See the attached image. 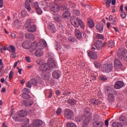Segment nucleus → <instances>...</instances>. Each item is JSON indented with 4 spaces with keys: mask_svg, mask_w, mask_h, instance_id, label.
Masks as SVG:
<instances>
[{
    "mask_svg": "<svg viewBox=\"0 0 127 127\" xmlns=\"http://www.w3.org/2000/svg\"><path fill=\"white\" fill-rule=\"evenodd\" d=\"M66 127H77V125H76V124L74 123L69 122L66 124Z\"/></svg>",
    "mask_w": 127,
    "mask_h": 127,
    "instance_id": "37",
    "label": "nucleus"
},
{
    "mask_svg": "<svg viewBox=\"0 0 127 127\" xmlns=\"http://www.w3.org/2000/svg\"><path fill=\"white\" fill-rule=\"evenodd\" d=\"M12 77H13V72L12 71H11L9 74V79L10 80Z\"/></svg>",
    "mask_w": 127,
    "mask_h": 127,
    "instance_id": "57",
    "label": "nucleus"
},
{
    "mask_svg": "<svg viewBox=\"0 0 127 127\" xmlns=\"http://www.w3.org/2000/svg\"><path fill=\"white\" fill-rule=\"evenodd\" d=\"M22 91L25 94H26V93H27V94H29V93H30V91H29V89H28V88H25L23 89Z\"/></svg>",
    "mask_w": 127,
    "mask_h": 127,
    "instance_id": "46",
    "label": "nucleus"
},
{
    "mask_svg": "<svg viewBox=\"0 0 127 127\" xmlns=\"http://www.w3.org/2000/svg\"><path fill=\"white\" fill-rule=\"evenodd\" d=\"M67 103L70 104V105H71V106H74L76 105V103H77V102L76 101V100L74 99H69L67 100Z\"/></svg>",
    "mask_w": 127,
    "mask_h": 127,
    "instance_id": "32",
    "label": "nucleus"
},
{
    "mask_svg": "<svg viewBox=\"0 0 127 127\" xmlns=\"http://www.w3.org/2000/svg\"><path fill=\"white\" fill-rule=\"evenodd\" d=\"M89 114V111L85 110L84 112V115L85 116L84 117V120L83 123V127H88V124H90V121L92 120V115H88Z\"/></svg>",
    "mask_w": 127,
    "mask_h": 127,
    "instance_id": "4",
    "label": "nucleus"
},
{
    "mask_svg": "<svg viewBox=\"0 0 127 127\" xmlns=\"http://www.w3.org/2000/svg\"><path fill=\"white\" fill-rule=\"evenodd\" d=\"M22 47L24 49H29L30 48L29 43L27 41H24L22 43Z\"/></svg>",
    "mask_w": 127,
    "mask_h": 127,
    "instance_id": "26",
    "label": "nucleus"
},
{
    "mask_svg": "<svg viewBox=\"0 0 127 127\" xmlns=\"http://www.w3.org/2000/svg\"><path fill=\"white\" fill-rule=\"evenodd\" d=\"M22 17H25L26 16V11L23 10L21 12Z\"/></svg>",
    "mask_w": 127,
    "mask_h": 127,
    "instance_id": "51",
    "label": "nucleus"
},
{
    "mask_svg": "<svg viewBox=\"0 0 127 127\" xmlns=\"http://www.w3.org/2000/svg\"><path fill=\"white\" fill-rule=\"evenodd\" d=\"M52 68H56V63L54 59H53V55L51 57H50L48 60V63L40 65L39 69L40 71L43 72H46V71H49Z\"/></svg>",
    "mask_w": 127,
    "mask_h": 127,
    "instance_id": "1",
    "label": "nucleus"
},
{
    "mask_svg": "<svg viewBox=\"0 0 127 127\" xmlns=\"http://www.w3.org/2000/svg\"><path fill=\"white\" fill-rule=\"evenodd\" d=\"M112 2V0H107L106 1V5L107 7H110L111 6V2Z\"/></svg>",
    "mask_w": 127,
    "mask_h": 127,
    "instance_id": "52",
    "label": "nucleus"
},
{
    "mask_svg": "<svg viewBox=\"0 0 127 127\" xmlns=\"http://www.w3.org/2000/svg\"><path fill=\"white\" fill-rule=\"evenodd\" d=\"M62 113V109L61 108H59L57 109L56 111V114L57 116H59V115H61V114Z\"/></svg>",
    "mask_w": 127,
    "mask_h": 127,
    "instance_id": "42",
    "label": "nucleus"
},
{
    "mask_svg": "<svg viewBox=\"0 0 127 127\" xmlns=\"http://www.w3.org/2000/svg\"><path fill=\"white\" fill-rule=\"evenodd\" d=\"M70 22L71 24L76 28H78L79 25L82 29L85 28V24H84L82 20H81V19L76 18L74 16H72L70 17Z\"/></svg>",
    "mask_w": 127,
    "mask_h": 127,
    "instance_id": "3",
    "label": "nucleus"
},
{
    "mask_svg": "<svg viewBox=\"0 0 127 127\" xmlns=\"http://www.w3.org/2000/svg\"><path fill=\"white\" fill-rule=\"evenodd\" d=\"M52 76L54 79H59L61 77V71L59 70H55L52 73Z\"/></svg>",
    "mask_w": 127,
    "mask_h": 127,
    "instance_id": "16",
    "label": "nucleus"
},
{
    "mask_svg": "<svg viewBox=\"0 0 127 127\" xmlns=\"http://www.w3.org/2000/svg\"><path fill=\"white\" fill-rule=\"evenodd\" d=\"M115 100V96L113 94H109L108 95V101L109 102H113Z\"/></svg>",
    "mask_w": 127,
    "mask_h": 127,
    "instance_id": "36",
    "label": "nucleus"
},
{
    "mask_svg": "<svg viewBox=\"0 0 127 127\" xmlns=\"http://www.w3.org/2000/svg\"><path fill=\"white\" fill-rule=\"evenodd\" d=\"M100 104V101L97 99H95L94 102V106H97V105H99Z\"/></svg>",
    "mask_w": 127,
    "mask_h": 127,
    "instance_id": "60",
    "label": "nucleus"
},
{
    "mask_svg": "<svg viewBox=\"0 0 127 127\" xmlns=\"http://www.w3.org/2000/svg\"><path fill=\"white\" fill-rule=\"evenodd\" d=\"M25 59L26 61H27V62H28L29 63H30V62H31V59H30V58L29 57H26L25 58Z\"/></svg>",
    "mask_w": 127,
    "mask_h": 127,
    "instance_id": "59",
    "label": "nucleus"
},
{
    "mask_svg": "<svg viewBox=\"0 0 127 127\" xmlns=\"http://www.w3.org/2000/svg\"><path fill=\"white\" fill-rule=\"evenodd\" d=\"M105 125L106 127H109V120H105Z\"/></svg>",
    "mask_w": 127,
    "mask_h": 127,
    "instance_id": "63",
    "label": "nucleus"
},
{
    "mask_svg": "<svg viewBox=\"0 0 127 127\" xmlns=\"http://www.w3.org/2000/svg\"><path fill=\"white\" fill-rule=\"evenodd\" d=\"M12 119H13L14 121H15V122H19V118L17 117V115H15L14 116H13Z\"/></svg>",
    "mask_w": 127,
    "mask_h": 127,
    "instance_id": "54",
    "label": "nucleus"
},
{
    "mask_svg": "<svg viewBox=\"0 0 127 127\" xmlns=\"http://www.w3.org/2000/svg\"><path fill=\"white\" fill-rule=\"evenodd\" d=\"M3 6V0H0V7Z\"/></svg>",
    "mask_w": 127,
    "mask_h": 127,
    "instance_id": "62",
    "label": "nucleus"
},
{
    "mask_svg": "<svg viewBox=\"0 0 127 127\" xmlns=\"http://www.w3.org/2000/svg\"><path fill=\"white\" fill-rule=\"evenodd\" d=\"M25 121L26 125H27V124H29V122H30L29 119H27V118L25 119Z\"/></svg>",
    "mask_w": 127,
    "mask_h": 127,
    "instance_id": "64",
    "label": "nucleus"
},
{
    "mask_svg": "<svg viewBox=\"0 0 127 127\" xmlns=\"http://www.w3.org/2000/svg\"><path fill=\"white\" fill-rule=\"evenodd\" d=\"M121 15L122 18H126V17H127V14H126V12H125V11L121 12Z\"/></svg>",
    "mask_w": 127,
    "mask_h": 127,
    "instance_id": "48",
    "label": "nucleus"
},
{
    "mask_svg": "<svg viewBox=\"0 0 127 127\" xmlns=\"http://www.w3.org/2000/svg\"><path fill=\"white\" fill-rule=\"evenodd\" d=\"M88 56L91 59H97V53L91 51L88 53Z\"/></svg>",
    "mask_w": 127,
    "mask_h": 127,
    "instance_id": "23",
    "label": "nucleus"
},
{
    "mask_svg": "<svg viewBox=\"0 0 127 127\" xmlns=\"http://www.w3.org/2000/svg\"><path fill=\"white\" fill-rule=\"evenodd\" d=\"M8 51H9V52H11L12 53L15 52V47H14V46L10 45V48H9Z\"/></svg>",
    "mask_w": 127,
    "mask_h": 127,
    "instance_id": "35",
    "label": "nucleus"
},
{
    "mask_svg": "<svg viewBox=\"0 0 127 127\" xmlns=\"http://www.w3.org/2000/svg\"><path fill=\"white\" fill-rule=\"evenodd\" d=\"M123 124L120 122H115L112 124V127H123Z\"/></svg>",
    "mask_w": 127,
    "mask_h": 127,
    "instance_id": "33",
    "label": "nucleus"
},
{
    "mask_svg": "<svg viewBox=\"0 0 127 127\" xmlns=\"http://www.w3.org/2000/svg\"><path fill=\"white\" fill-rule=\"evenodd\" d=\"M68 40L70 43H73V42H74L75 41V38L72 36L68 37Z\"/></svg>",
    "mask_w": 127,
    "mask_h": 127,
    "instance_id": "41",
    "label": "nucleus"
},
{
    "mask_svg": "<svg viewBox=\"0 0 127 127\" xmlns=\"http://www.w3.org/2000/svg\"><path fill=\"white\" fill-rule=\"evenodd\" d=\"M125 86V83L122 81H117L114 84V88L115 89H121Z\"/></svg>",
    "mask_w": 127,
    "mask_h": 127,
    "instance_id": "17",
    "label": "nucleus"
},
{
    "mask_svg": "<svg viewBox=\"0 0 127 127\" xmlns=\"http://www.w3.org/2000/svg\"><path fill=\"white\" fill-rule=\"evenodd\" d=\"M113 64H104L102 67V71L105 73H109L113 70Z\"/></svg>",
    "mask_w": 127,
    "mask_h": 127,
    "instance_id": "8",
    "label": "nucleus"
},
{
    "mask_svg": "<svg viewBox=\"0 0 127 127\" xmlns=\"http://www.w3.org/2000/svg\"><path fill=\"white\" fill-rule=\"evenodd\" d=\"M17 114L20 118H24L27 116V112L25 110H21L19 111Z\"/></svg>",
    "mask_w": 127,
    "mask_h": 127,
    "instance_id": "21",
    "label": "nucleus"
},
{
    "mask_svg": "<svg viewBox=\"0 0 127 127\" xmlns=\"http://www.w3.org/2000/svg\"><path fill=\"white\" fill-rule=\"evenodd\" d=\"M22 97L24 98V99H28L29 98V95L26 94V93H22Z\"/></svg>",
    "mask_w": 127,
    "mask_h": 127,
    "instance_id": "47",
    "label": "nucleus"
},
{
    "mask_svg": "<svg viewBox=\"0 0 127 127\" xmlns=\"http://www.w3.org/2000/svg\"><path fill=\"white\" fill-rule=\"evenodd\" d=\"M3 68V64L2 63V60H1V59H0V73H1Z\"/></svg>",
    "mask_w": 127,
    "mask_h": 127,
    "instance_id": "43",
    "label": "nucleus"
},
{
    "mask_svg": "<svg viewBox=\"0 0 127 127\" xmlns=\"http://www.w3.org/2000/svg\"><path fill=\"white\" fill-rule=\"evenodd\" d=\"M31 85H34V86H37V81L36 79L33 78L31 80Z\"/></svg>",
    "mask_w": 127,
    "mask_h": 127,
    "instance_id": "40",
    "label": "nucleus"
},
{
    "mask_svg": "<svg viewBox=\"0 0 127 127\" xmlns=\"http://www.w3.org/2000/svg\"><path fill=\"white\" fill-rule=\"evenodd\" d=\"M89 27L90 28H93L95 27V23H94V21L91 19H89L88 21Z\"/></svg>",
    "mask_w": 127,
    "mask_h": 127,
    "instance_id": "31",
    "label": "nucleus"
},
{
    "mask_svg": "<svg viewBox=\"0 0 127 127\" xmlns=\"http://www.w3.org/2000/svg\"><path fill=\"white\" fill-rule=\"evenodd\" d=\"M95 46L97 50H100L103 48V42L100 40H96L95 43Z\"/></svg>",
    "mask_w": 127,
    "mask_h": 127,
    "instance_id": "14",
    "label": "nucleus"
},
{
    "mask_svg": "<svg viewBox=\"0 0 127 127\" xmlns=\"http://www.w3.org/2000/svg\"><path fill=\"white\" fill-rule=\"evenodd\" d=\"M33 6H34V7H35V9L39 8L40 7L39 5L38 4V2H37V1L35 2L34 3Z\"/></svg>",
    "mask_w": 127,
    "mask_h": 127,
    "instance_id": "50",
    "label": "nucleus"
},
{
    "mask_svg": "<svg viewBox=\"0 0 127 127\" xmlns=\"http://www.w3.org/2000/svg\"><path fill=\"white\" fill-rule=\"evenodd\" d=\"M31 23H32V20L30 19H28L24 25V27L25 28H28L29 27V26H30V25H31Z\"/></svg>",
    "mask_w": 127,
    "mask_h": 127,
    "instance_id": "27",
    "label": "nucleus"
},
{
    "mask_svg": "<svg viewBox=\"0 0 127 127\" xmlns=\"http://www.w3.org/2000/svg\"><path fill=\"white\" fill-rule=\"evenodd\" d=\"M119 121L122 122V124H124V125H127V118L126 117L121 116L119 119Z\"/></svg>",
    "mask_w": 127,
    "mask_h": 127,
    "instance_id": "29",
    "label": "nucleus"
},
{
    "mask_svg": "<svg viewBox=\"0 0 127 127\" xmlns=\"http://www.w3.org/2000/svg\"><path fill=\"white\" fill-rule=\"evenodd\" d=\"M43 124V122L40 120H36L33 121V124L30 125L29 127H38Z\"/></svg>",
    "mask_w": 127,
    "mask_h": 127,
    "instance_id": "10",
    "label": "nucleus"
},
{
    "mask_svg": "<svg viewBox=\"0 0 127 127\" xmlns=\"http://www.w3.org/2000/svg\"><path fill=\"white\" fill-rule=\"evenodd\" d=\"M37 29V28L35 25H32L30 26V27L27 29L28 32H30L31 33H33L35 32Z\"/></svg>",
    "mask_w": 127,
    "mask_h": 127,
    "instance_id": "18",
    "label": "nucleus"
},
{
    "mask_svg": "<svg viewBox=\"0 0 127 127\" xmlns=\"http://www.w3.org/2000/svg\"><path fill=\"white\" fill-rule=\"evenodd\" d=\"M54 20L56 22H61L62 21V18L59 14H56L54 16Z\"/></svg>",
    "mask_w": 127,
    "mask_h": 127,
    "instance_id": "28",
    "label": "nucleus"
},
{
    "mask_svg": "<svg viewBox=\"0 0 127 127\" xmlns=\"http://www.w3.org/2000/svg\"><path fill=\"white\" fill-rule=\"evenodd\" d=\"M36 10L37 11V14L39 15H41V14H42L43 11L40 7L36 9Z\"/></svg>",
    "mask_w": 127,
    "mask_h": 127,
    "instance_id": "39",
    "label": "nucleus"
},
{
    "mask_svg": "<svg viewBox=\"0 0 127 127\" xmlns=\"http://www.w3.org/2000/svg\"><path fill=\"white\" fill-rule=\"evenodd\" d=\"M70 15H71V13L69 12V11H65L63 14V17L68 18Z\"/></svg>",
    "mask_w": 127,
    "mask_h": 127,
    "instance_id": "34",
    "label": "nucleus"
},
{
    "mask_svg": "<svg viewBox=\"0 0 127 127\" xmlns=\"http://www.w3.org/2000/svg\"><path fill=\"white\" fill-rule=\"evenodd\" d=\"M95 100V99H92L90 100V104H91L92 105H94Z\"/></svg>",
    "mask_w": 127,
    "mask_h": 127,
    "instance_id": "61",
    "label": "nucleus"
},
{
    "mask_svg": "<svg viewBox=\"0 0 127 127\" xmlns=\"http://www.w3.org/2000/svg\"><path fill=\"white\" fill-rule=\"evenodd\" d=\"M99 116L97 115L94 117L93 119V126L94 127H104V122L99 120Z\"/></svg>",
    "mask_w": 127,
    "mask_h": 127,
    "instance_id": "6",
    "label": "nucleus"
},
{
    "mask_svg": "<svg viewBox=\"0 0 127 127\" xmlns=\"http://www.w3.org/2000/svg\"><path fill=\"white\" fill-rule=\"evenodd\" d=\"M96 30L102 33L104 31V24L102 22L98 23L96 26Z\"/></svg>",
    "mask_w": 127,
    "mask_h": 127,
    "instance_id": "15",
    "label": "nucleus"
},
{
    "mask_svg": "<svg viewBox=\"0 0 127 127\" xmlns=\"http://www.w3.org/2000/svg\"><path fill=\"white\" fill-rule=\"evenodd\" d=\"M96 38L98 39H104V36L102 34H98L96 36Z\"/></svg>",
    "mask_w": 127,
    "mask_h": 127,
    "instance_id": "49",
    "label": "nucleus"
},
{
    "mask_svg": "<svg viewBox=\"0 0 127 127\" xmlns=\"http://www.w3.org/2000/svg\"><path fill=\"white\" fill-rule=\"evenodd\" d=\"M38 45V44L36 42V41H34L33 43H31V45L30 47V49L31 50V52H32V51H34V50H35L36 48H37V46Z\"/></svg>",
    "mask_w": 127,
    "mask_h": 127,
    "instance_id": "20",
    "label": "nucleus"
},
{
    "mask_svg": "<svg viewBox=\"0 0 127 127\" xmlns=\"http://www.w3.org/2000/svg\"><path fill=\"white\" fill-rule=\"evenodd\" d=\"M25 37L27 39H29L30 40H34L35 39V37L33 34L27 33L25 34Z\"/></svg>",
    "mask_w": 127,
    "mask_h": 127,
    "instance_id": "25",
    "label": "nucleus"
},
{
    "mask_svg": "<svg viewBox=\"0 0 127 127\" xmlns=\"http://www.w3.org/2000/svg\"><path fill=\"white\" fill-rule=\"evenodd\" d=\"M30 3L31 5H33V1L32 0H26L25 2V7L28 10V11H31V7L30 6Z\"/></svg>",
    "mask_w": 127,
    "mask_h": 127,
    "instance_id": "11",
    "label": "nucleus"
},
{
    "mask_svg": "<svg viewBox=\"0 0 127 127\" xmlns=\"http://www.w3.org/2000/svg\"><path fill=\"white\" fill-rule=\"evenodd\" d=\"M14 25L15 26V27H20L22 24H21V21L18 20H15L14 21Z\"/></svg>",
    "mask_w": 127,
    "mask_h": 127,
    "instance_id": "30",
    "label": "nucleus"
},
{
    "mask_svg": "<svg viewBox=\"0 0 127 127\" xmlns=\"http://www.w3.org/2000/svg\"><path fill=\"white\" fill-rule=\"evenodd\" d=\"M48 26L51 32H53L54 33H55V32H56V29H55V25H54V24L52 23H50L48 24Z\"/></svg>",
    "mask_w": 127,
    "mask_h": 127,
    "instance_id": "19",
    "label": "nucleus"
},
{
    "mask_svg": "<svg viewBox=\"0 0 127 127\" xmlns=\"http://www.w3.org/2000/svg\"><path fill=\"white\" fill-rule=\"evenodd\" d=\"M122 66L123 64H122L119 59H116L114 60V67L116 69H121Z\"/></svg>",
    "mask_w": 127,
    "mask_h": 127,
    "instance_id": "12",
    "label": "nucleus"
},
{
    "mask_svg": "<svg viewBox=\"0 0 127 127\" xmlns=\"http://www.w3.org/2000/svg\"><path fill=\"white\" fill-rule=\"evenodd\" d=\"M50 9L52 12H54V13H57V12H59L60 6H59L58 4L52 2L50 3Z\"/></svg>",
    "mask_w": 127,
    "mask_h": 127,
    "instance_id": "7",
    "label": "nucleus"
},
{
    "mask_svg": "<svg viewBox=\"0 0 127 127\" xmlns=\"http://www.w3.org/2000/svg\"><path fill=\"white\" fill-rule=\"evenodd\" d=\"M94 65L95 66L96 68H100V67H101V64L97 62H94Z\"/></svg>",
    "mask_w": 127,
    "mask_h": 127,
    "instance_id": "44",
    "label": "nucleus"
},
{
    "mask_svg": "<svg viewBox=\"0 0 127 127\" xmlns=\"http://www.w3.org/2000/svg\"><path fill=\"white\" fill-rule=\"evenodd\" d=\"M23 105H24L26 107H29L30 106H32L33 105V101L32 100H28L26 101H23L22 102Z\"/></svg>",
    "mask_w": 127,
    "mask_h": 127,
    "instance_id": "24",
    "label": "nucleus"
},
{
    "mask_svg": "<svg viewBox=\"0 0 127 127\" xmlns=\"http://www.w3.org/2000/svg\"><path fill=\"white\" fill-rule=\"evenodd\" d=\"M17 56L16 53H14L10 55V57L11 58H15Z\"/></svg>",
    "mask_w": 127,
    "mask_h": 127,
    "instance_id": "58",
    "label": "nucleus"
},
{
    "mask_svg": "<svg viewBox=\"0 0 127 127\" xmlns=\"http://www.w3.org/2000/svg\"><path fill=\"white\" fill-rule=\"evenodd\" d=\"M64 116L66 119L70 120L73 118V111L70 109H65Z\"/></svg>",
    "mask_w": 127,
    "mask_h": 127,
    "instance_id": "9",
    "label": "nucleus"
},
{
    "mask_svg": "<svg viewBox=\"0 0 127 127\" xmlns=\"http://www.w3.org/2000/svg\"><path fill=\"white\" fill-rule=\"evenodd\" d=\"M118 57L120 59L123 58L124 61H126L127 62V50H125L123 51V49L120 48L118 52Z\"/></svg>",
    "mask_w": 127,
    "mask_h": 127,
    "instance_id": "5",
    "label": "nucleus"
},
{
    "mask_svg": "<svg viewBox=\"0 0 127 127\" xmlns=\"http://www.w3.org/2000/svg\"><path fill=\"white\" fill-rule=\"evenodd\" d=\"M68 5L70 6V7H75L76 6V4L75 3L72 2V1H69L68 2Z\"/></svg>",
    "mask_w": 127,
    "mask_h": 127,
    "instance_id": "45",
    "label": "nucleus"
},
{
    "mask_svg": "<svg viewBox=\"0 0 127 127\" xmlns=\"http://www.w3.org/2000/svg\"><path fill=\"white\" fill-rule=\"evenodd\" d=\"M74 34L76 37L78 38V39H81L82 38V33H81L80 30H79V29H75Z\"/></svg>",
    "mask_w": 127,
    "mask_h": 127,
    "instance_id": "22",
    "label": "nucleus"
},
{
    "mask_svg": "<svg viewBox=\"0 0 127 127\" xmlns=\"http://www.w3.org/2000/svg\"><path fill=\"white\" fill-rule=\"evenodd\" d=\"M39 43V48L36 51L35 55L37 57H41L44 53L43 51H42V49H44V48L47 46V43H46V41L43 39L40 40Z\"/></svg>",
    "mask_w": 127,
    "mask_h": 127,
    "instance_id": "2",
    "label": "nucleus"
},
{
    "mask_svg": "<svg viewBox=\"0 0 127 127\" xmlns=\"http://www.w3.org/2000/svg\"><path fill=\"white\" fill-rule=\"evenodd\" d=\"M100 79L102 80V81H106V80H108V77L105 75H102L100 76Z\"/></svg>",
    "mask_w": 127,
    "mask_h": 127,
    "instance_id": "53",
    "label": "nucleus"
},
{
    "mask_svg": "<svg viewBox=\"0 0 127 127\" xmlns=\"http://www.w3.org/2000/svg\"><path fill=\"white\" fill-rule=\"evenodd\" d=\"M42 78L45 80L46 81H48L50 77H51V74L49 72H43L41 73Z\"/></svg>",
    "mask_w": 127,
    "mask_h": 127,
    "instance_id": "13",
    "label": "nucleus"
},
{
    "mask_svg": "<svg viewBox=\"0 0 127 127\" xmlns=\"http://www.w3.org/2000/svg\"><path fill=\"white\" fill-rule=\"evenodd\" d=\"M108 46H109V47H110L111 48H113V47H114V46H115V42H114V41H109Z\"/></svg>",
    "mask_w": 127,
    "mask_h": 127,
    "instance_id": "38",
    "label": "nucleus"
},
{
    "mask_svg": "<svg viewBox=\"0 0 127 127\" xmlns=\"http://www.w3.org/2000/svg\"><path fill=\"white\" fill-rule=\"evenodd\" d=\"M26 87L28 88H31V81H29L26 83Z\"/></svg>",
    "mask_w": 127,
    "mask_h": 127,
    "instance_id": "56",
    "label": "nucleus"
},
{
    "mask_svg": "<svg viewBox=\"0 0 127 127\" xmlns=\"http://www.w3.org/2000/svg\"><path fill=\"white\" fill-rule=\"evenodd\" d=\"M73 11L76 15H80V11L79 10H73Z\"/></svg>",
    "mask_w": 127,
    "mask_h": 127,
    "instance_id": "55",
    "label": "nucleus"
}]
</instances>
